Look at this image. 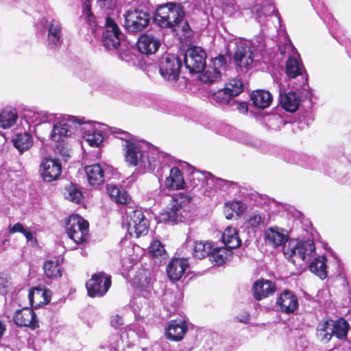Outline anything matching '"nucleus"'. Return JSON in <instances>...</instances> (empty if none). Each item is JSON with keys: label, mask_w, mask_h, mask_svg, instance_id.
<instances>
[{"label": "nucleus", "mask_w": 351, "mask_h": 351, "mask_svg": "<svg viewBox=\"0 0 351 351\" xmlns=\"http://www.w3.org/2000/svg\"><path fill=\"white\" fill-rule=\"evenodd\" d=\"M113 131L116 138L125 142V160L131 166H138L144 172H154L159 164L172 160L170 155L159 151L152 144L135 141L128 132L121 129Z\"/></svg>", "instance_id": "f257e3e1"}, {"label": "nucleus", "mask_w": 351, "mask_h": 351, "mask_svg": "<svg viewBox=\"0 0 351 351\" xmlns=\"http://www.w3.org/2000/svg\"><path fill=\"white\" fill-rule=\"evenodd\" d=\"M192 208L191 197L183 193H179L171 197L169 206L160 213L159 219L165 223H177L188 217Z\"/></svg>", "instance_id": "f03ea898"}, {"label": "nucleus", "mask_w": 351, "mask_h": 351, "mask_svg": "<svg viewBox=\"0 0 351 351\" xmlns=\"http://www.w3.org/2000/svg\"><path fill=\"white\" fill-rule=\"evenodd\" d=\"M185 16L184 7L179 3L169 2L158 5L153 19L162 28L179 27Z\"/></svg>", "instance_id": "7ed1b4c3"}, {"label": "nucleus", "mask_w": 351, "mask_h": 351, "mask_svg": "<svg viewBox=\"0 0 351 351\" xmlns=\"http://www.w3.org/2000/svg\"><path fill=\"white\" fill-rule=\"evenodd\" d=\"M349 324L343 318L332 319L325 318L319 321L316 329V335L323 343H328L333 336L339 339H345Z\"/></svg>", "instance_id": "20e7f679"}, {"label": "nucleus", "mask_w": 351, "mask_h": 351, "mask_svg": "<svg viewBox=\"0 0 351 351\" xmlns=\"http://www.w3.org/2000/svg\"><path fill=\"white\" fill-rule=\"evenodd\" d=\"M172 160H166L165 163L162 162L156 167L155 174L158 177H162L165 171L169 173V176H166L165 185L169 189H180L185 187L186 182L184 179V172L186 173V169L182 170L180 166L181 161H176L174 158L171 156ZM160 178H159L160 180Z\"/></svg>", "instance_id": "39448f33"}, {"label": "nucleus", "mask_w": 351, "mask_h": 351, "mask_svg": "<svg viewBox=\"0 0 351 351\" xmlns=\"http://www.w3.org/2000/svg\"><path fill=\"white\" fill-rule=\"evenodd\" d=\"M182 60L177 56L167 53L159 60V73L162 78L176 88L181 89L186 86L185 82H180Z\"/></svg>", "instance_id": "423d86ee"}, {"label": "nucleus", "mask_w": 351, "mask_h": 351, "mask_svg": "<svg viewBox=\"0 0 351 351\" xmlns=\"http://www.w3.org/2000/svg\"><path fill=\"white\" fill-rule=\"evenodd\" d=\"M59 119L56 114L54 121L49 123L51 128L49 137L56 143L66 141L75 130L84 124V119H78L73 116L66 115L60 120H58Z\"/></svg>", "instance_id": "0eeeda50"}, {"label": "nucleus", "mask_w": 351, "mask_h": 351, "mask_svg": "<svg viewBox=\"0 0 351 351\" xmlns=\"http://www.w3.org/2000/svg\"><path fill=\"white\" fill-rule=\"evenodd\" d=\"M37 32L43 34L47 32V46L49 49H57L63 43L62 26L57 19L43 17L38 22Z\"/></svg>", "instance_id": "6e6552de"}, {"label": "nucleus", "mask_w": 351, "mask_h": 351, "mask_svg": "<svg viewBox=\"0 0 351 351\" xmlns=\"http://www.w3.org/2000/svg\"><path fill=\"white\" fill-rule=\"evenodd\" d=\"M241 4L243 10H250L252 16L254 17L261 26L266 24L268 17L271 16L272 14H275L279 23L281 22L279 13L269 0H245V2Z\"/></svg>", "instance_id": "1a4fd4ad"}, {"label": "nucleus", "mask_w": 351, "mask_h": 351, "mask_svg": "<svg viewBox=\"0 0 351 351\" xmlns=\"http://www.w3.org/2000/svg\"><path fill=\"white\" fill-rule=\"evenodd\" d=\"M123 16L125 27L131 33L142 32L149 25L152 18L149 9L141 7L127 10Z\"/></svg>", "instance_id": "9d476101"}, {"label": "nucleus", "mask_w": 351, "mask_h": 351, "mask_svg": "<svg viewBox=\"0 0 351 351\" xmlns=\"http://www.w3.org/2000/svg\"><path fill=\"white\" fill-rule=\"evenodd\" d=\"M82 130L84 131V138L91 147H99L108 134H112L115 137L114 130L117 128H110L107 125L95 121L86 123L84 121Z\"/></svg>", "instance_id": "9b49d317"}, {"label": "nucleus", "mask_w": 351, "mask_h": 351, "mask_svg": "<svg viewBox=\"0 0 351 351\" xmlns=\"http://www.w3.org/2000/svg\"><path fill=\"white\" fill-rule=\"evenodd\" d=\"M315 251V243L312 240L299 241L291 239L287 246L284 247V254L288 260L293 264L297 260L304 261L307 256H310Z\"/></svg>", "instance_id": "f8f14e48"}, {"label": "nucleus", "mask_w": 351, "mask_h": 351, "mask_svg": "<svg viewBox=\"0 0 351 351\" xmlns=\"http://www.w3.org/2000/svg\"><path fill=\"white\" fill-rule=\"evenodd\" d=\"M133 104L138 106L152 108L155 110L176 114L177 104L165 99L152 95H143L136 96Z\"/></svg>", "instance_id": "ddd939ff"}, {"label": "nucleus", "mask_w": 351, "mask_h": 351, "mask_svg": "<svg viewBox=\"0 0 351 351\" xmlns=\"http://www.w3.org/2000/svg\"><path fill=\"white\" fill-rule=\"evenodd\" d=\"M229 59V56L223 54L212 58L211 64L206 65L200 71L199 80L205 84H213L220 80L221 70L226 69Z\"/></svg>", "instance_id": "4468645a"}, {"label": "nucleus", "mask_w": 351, "mask_h": 351, "mask_svg": "<svg viewBox=\"0 0 351 351\" xmlns=\"http://www.w3.org/2000/svg\"><path fill=\"white\" fill-rule=\"evenodd\" d=\"M233 59L238 72L245 73L252 68L255 55L247 41L241 40L236 43Z\"/></svg>", "instance_id": "2eb2a0df"}, {"label": "nucleus", "mask_w": 351, "mask_h": 351, "mask_svg": "<svg viewBox=\"0 0 351 351\" xmlns=\"http://www.w3.org/2000/svg\"><path fill=\"white\" fill-rule=\"evenodd\" d=\"M123 224L127 228L128 233L136 238L148 232L149 221L140 210H132L128 213Z\"/></svg>", "instance_id": "dca6fc26"}, {"label": "nucleus", "mask_w": 351, "mask_h": 351, "mask_svg": "<svg viewBox=\"0 0 351 351\" xmlns=\"http://www.w3.org/2000/svg\"><path fill=\"white\" fill-rule=\"evenodd\" d=\"M66 230L69 237L75 243H82L88 234V223L79 215H71L66 222Z\"/></svg>", "instance_id": "f3484780"}, {"label": "nucleus", "mask_w": 351, "mask_h": 351, "mask_svg": "<svg viewBox=\"0 0 351 351\" xmlns=\"http://www.w3.org/2000/svg\"><path fill=\"white\" fill-rule=\"evenodd\" d=\"M123 36L114 21L109 16L105 18V30L102 34L101 43L108 51H117Z\"/></svg>", "instance_id": "a211bd4d"}, {"label": "nucleus", "mask_w": 351, "mask_h": 351, "mask_svg": "<svg viewBox=\"0 0 351 351\" xmlns=\"http://www.w3.org/2000/svg\"><path fill=\"white\" fill-rule=\"evenodd\" d=\"M180 166L182 170L186 169L188 183L185 185V187L197 188L199 190L204 186H206L208 188L211 189V180H210L213 178L211 173L197 170L194 167L191 166L186 162H180Z\"/></svg>", "instance_id": "6ab92c4d"}, {"label": "nucleus", "mask_w": 351, "mask_h": 351, "mask_svg": "<svg viewBox=\"0 0 351 351\" xmlns=\"http://www.w3.org/2000/svg\"><path fill=\"white\" fill-rule=\"evenodd\" d=\"M111 286V276L100 271L92 276L86 282V287L88 296L100 298L104 296Z\"/></svg>", "instance_id": "aec40b11"}, {"label": "nucleus", "mask_w": 351, "mask_h": 351, "mask_svg": "<svg viewBox=\"0 0 351 351\" xmlns=\"http://www.w3.org/2000/svg\"><path fill=\"white\" fill-rule=\"evenodd\" d=\"M206 52L199 47L189 48L184 56L186 68L190 73H199L206 66Z\"/></svg>", "instance_id": "412c9836"}, {"label": "nucleus", "mask_w": 351, "mask_h": 351, "mask_svg": "<svg viewBox=\"0 0 351 351\" xmlns=\"http://www.w3.org/2000/svg\"><path fill=\"white\" fill-rule=\"evenodd\" d=\"M62 173V164L59 159L51 157L45 158L40 165V173L45 182L56 180Z\"/></svg>", "instance_id": "4be33fe9"}, {"label": "nucleus", "mask_w": 351, "mask_h": 351, "mask_svg": "<svg viewBox=\"0 0 351 351\" xmlns=\"http://www.w3.org/2000/svg\"><path fill=\"white\" fill-rule=\"evenodd\" d=\"M276 306L277 310L282 313H294L299 308L298 297L293 291L289 289L284 290L278 295Z\"/></svg>", "instance_id": "5701e85b"}, {"label": "nucleus", "mask_w": 351, "mask_h": 351, "mask_svg": "<svg viewBox=\"0 0 351 351\" xmlns=\"http://www.w3.org/2000/svg\"><path fill=\"white\" fill-rule=\"evenodd\" d=\"M12 319L20 327H29L33 330L38 327V319L32 308L26 307L16 311Z\"/></svg>", "instance_id": "b1692460"}, {"label": "nucleus", "mask_w": 351, "mask_h": 351, "mask_svg": "<svg viewBox=\"0 0 351 351\" xmlns=\"http://www.w3.org/2000/svg\"><path fill=\"white\" fill-rule=\"evenodd\" d=\"M189 330V324L185 319H173L165 328V335L170 341H180Z\"/></svg>", "instance_id": "393cba45"}, {"label": "nucleus", "mask_w": 351, "mask_h": 351, "mask_svg": "<svg viewBox=\"0 0 351 351\" xmlns=\"http://www.w3.org/2000/svg\"><path fill=\"white\" fill-rule=\"evenodd\" d=\"M160 45V38L152 33L142 34L136 43L139 52L147 56L155 53Z\"/></svg>", "instance_id": "a878e982"}, {"label": "nucleus", "mask_w": 351, "mask_h": 351, "mask_svg": "<svg viewBox=\"0 0 351 351\" xmlns=\"http://www.w3.org/2000/svg\"><path fill=\"white\" fill-rule=\"evenodd\" d=\"M23 118L28 124H34L36 126H38L54 121L56 114L44 110L27 109L24 111Z\"/></svg>", "instance_id": "bb28decb"}, {"label": "nucleus", "mask_w": 351, "mask_h": 351, "mask_svg": "<svg viewBox=\"0 0 351 351\" xmlns=\"http://www.w3.org/2000/svg\"><path fill=\"white\" fill-rule=\"evenodd\" d=\"M264 238L265 243L273 247L284 245L288 241L286 231L278 226L269 227L265 230Z\"/></svg>", "instance_id": "cd10ccee"}, {"label": "nucleus", "mask_w": 351, "mask_h": 351, "mask_svg": "<svg viewBox=\"0 0 351 351\" xmlns=\"http://www.w3.org/2000/svg\"><path fill=\"white\" fill-rule=\"evenodd\" d=\"M51 291L45 287H33L28 293V299L32 308H38L47 304L51 300Z\"/></svg>", "instance_id": "c85d7f7f"}, {"label": "nucleus", "mask_w": 351, "mask_h": 351, "mask_svg": "<svg viewBox=\"0 0 351 351\" xmlns=\"http://www.w3.org/2000/svg\"><path fill=\"white\" fill-rule=\"evenodd\" d=\"M189 267L188 260L186 258H173L167 266L166 271L169 278L172 281H178Z\"/></svg>", "instance_id": "c756f323"}, {"label": "nucleus", "mask_w": 351, "mask_h": 351, "mask_svg": "<svg viewBox=\"0 0 351 351\" xmlns=\"http://www.w3.org/2000/svg\"><path fill=\"white\" fill-rule=\"evenodd\" d=\"M311 5L317 14L323 20L325 24L328 26L329 32L335 38L333 31L337 29L338 26L337 21L333 18V16L328 12L327 8H326L324 3L322 0H310Z\"/></svg>", "instance_id": "7c9ffc66"}, {"label": "nucleus", "mask_w": 351, "mask_h": 351, "mask_svg": "<svg viewBox=\"0 0 351 351\" xmlns=\"http://www.w3.org/2000/svg\"><path fill=\"white\" fill-rule=\"evenodd\" d=\"M276 290L274 282L264 279L256 280L252 287L253 295L256 300H261L273 295Z\"/></svg>", "instance_id": "2f4dec72"}, {"label": "nucleus", "mask_w": 351, "mask_h": 351, "mask_svg": "<svg viewBox=\"0 0 351 351\" xmlns=\"http://www.w3.org/2000/svg\"><path fill=\"white\" fill-rule=\"evenodd\" d=\"M182 302V294L178 291L174 292L171 289L165 291L162 302L167 313L171 315L177 311Z\"/></svg>", "instance_id": "473e14b6"}, {"label": "nucleus", "mask_w": 351, "mask_h": 351, "mask_svg": "<svg viewBox=\"0 0 351 351\" xmlns=\"http://www.w3.org/2000/svg\"><path fill=\"white\" fill-rule=\"evenodd\" d=\"M189 238L187 237L186 243L187 247H190L192 251V255L194 258L202 259L210 255L213 252V244L210 241H195L193 244H190Z\"/></svg>", "instance_id": "72a5a7b5"}, {"label": "nucleus", "mask_w": 351, "mask_h": 351, "mask_svg": "<svg viewBox=\"0 0 351 351\" xmlns=\"http://www.w3.org/2000/svg\"><path fill=\"white\" fill-rule=\"evenodd\" d=\"M84 171L88 184L92 186L101 184L104 181V170L100 164L86 166Z\"/></svg>", "instance_id": "f704fd0d"}, {"label": "nucleus", "mask_w": 351, "mask_h": 351, "mask_svg": "<svg viewBox=\"0 0 351 351\" xmlns=\"http://www.w3.org/2000/svg\"><path fill=\"white\" fill-rule=\"evenodd\" d=\"M269 222V214L258 211L252 213L246 221L247 227L252 228L254 232L265 228Z\"/></svg>", "instance_id": "c9c22d12"}, {"label": "nucleus", "mask_w": 351, "mask_h": 351, "mask_svg": "<svg viewBox=\"0 0 351 351\" xmlns=\"http://www.w3.org/2000/svg\"><path fill=\"white\" fill-rule=\"evenodd\" d=\"M279 100L282 108L289 112H295L298 109L300 101L295 93L292 91L285 93L281 89L279 90Z\"/></svg>", "instance_id": "e433bc0d"}, {"label": "nucleus", "mask_w": 351, "mask_h": 351, "mask_svg": "<svg viewBox=\"0 0 351 351\" xmlns=\"http://www.w3.org/2000/svg\"><path fill=\"white\" fill-rule=\"evenodd\" d=\"M106 190L110 198L117 204H126L131 200L129 193L120 185L108 184Z\"/></svg>", "instance_id": "4c0bfd02"}, {"label": "nucleus", "mask_w": 351, "mask_h": 351, "mask_svg": "<svg viewBox=\"0 0 351 351\" xmlns=\"http://www.w3.org/2000/svg\"><path fill=\"white\" fill-rule=\"evenodd\" d=\"M250 97L253 105L261 109L269 107L273 100V97L270 92L262 89L252 91Z\"/></svg>", "instance_id": "58836bf2"}, {"label": "nucleus", "mask_w": 351, "mask_h": 351, "mask_svg": "<svg viewBox=\"0 0 351 351\" xmlns=\"http://www.w3.org/2000/svg\"><path fill=\"white\" fill-rule=\"evenodd\" d=\"M221 241L224 247L230 251L239 247L241 244L237 230L232 227H228L221 236Z\"/></svg>", "instance_id": "ea45409f"}, {"label": "nucleus", "mask_w": 351, "mask_h": 351, "mask_svg": "<svg viewBox=\"0 0 351 351\" xmlns=\"http://www.w3.org/2000/svg\"><path fill=\"white\" fill-rule=\"evenodd\" d=\"M210 99L213 104L222 107L233 108V105L235 103V99L230 96L224 87L214 91L210 95Z\"/></svg>", "instance_id": "a19ab883"}, {"label": "nucleus", "mask_w": 351, "mask_h": 351, "mask_svg": "<svg viewBox=\"0 0 351 351\" xmlns=\"http://www.w3.org/2000/svg\"><path fill=\"white\" fill-rule=\"evenodd\" d=\"M303 71L306 75L302 64L296 58L289 57L286 62V73L287 76L291 78H295L299 75L302 76ZM307 80V76L306 75L303 84H305Z\"/></svg>", "instance_id": "79ce46f5"}, {"label": "nucleus", "mask_w": 351, "mask_h": 351, "mask_svg": "<svg viewBox=\"0 0 351 351\" xmlns=\"http://www.w3.org/2000/svg\"><path fill=\"white\" fill-rule=\"evenodd\" d=\"M308 269L320 279H325L328 275L326 256L322 255L314 258V260L309 263Z\"/></svg>", "instance_id": "37998d69"}, {"label": "nucleus", "mask_w": 351, "mask_h": 351, "mask_svg": "<svg viewBox=\"0 0 351 351\" xmlns=\"http://www.w3.org/2000/svg\"><path fill=\"white\" fill-rule=\"evenodd\" d=\"M300 166L312 170L321 171L324 173L328 174L329 176H332V173L326 169V165L321 164L320 162L314 156L302 154Z\"/></svg>", "instance_id": "c03bdc74"}, {"label": "nucleus", "mask_w": 351, "mask_h": 351, "mask_svg": "<svg viewBox=\"0 0 351 351\" xmlns=\"http://www.w3.org/2000/svg\"><path fill=\"white\" fill-rule=\"evenodd\" d=\"M14 146L19 150L20 154L29 149L33 144L32 136L29 132L19 133L12 139Z\"/></svg>", "instance_id": "a18cd8bd"}, {"label": "nucleus", "mask_w": 351, "mask_h": 351, "mask_svg": "<svg viewBox=\"0 0 351 351\" xmlns=\"http://www.w3.org/2000/svg\"><path fill=\"white\" fill-rule=\"evenodd\" d=\"M18 119L15 109L5 108L0 111V128H10L13 126Z\"/></svg>", "instance_id": "49530a36"}, {"label": "nucleus", "mask_w": 351, "mask_h": 351, "mask_svg": "<svg viewBox=\"0 0 351 351\" xmlns=\"http://www.w3.org/2000/svg\"><path fill=\"white\" fill-rule=\"evenodd\" d=\"M232 132L233 134L232 138L239 143L246 145L249 147L259 148L262 143L258 139L249 136L244 132L232 129Z\"/></svg>", "instance_id": "de8ad7c7"}, {"label": "nucleus", "mask_w": 351, "mask_h": 351, "mask_svg": "<svg viewBox=\"0 0 351 351\" xmlns=\"http://www.w3.org/2000/svg\"><path fill=\"white\" fill-rule=\"evenodd\" d=\"M45 275L49 278H60L62 275V267L58 260H48L43 264Z\"/></svg>", "instance_id": "09e8293b"}, {"label": "nucleus", "mask_w": 351, "mask_h": 351, "mask_svg": "<svg viewBox=\"0 0 351 351\" xmlns=\"http://www.w3.org/2000/svg\"><path fill=\"white\" fill-rule=\"evenodd\" d=\"M211 180V189L214 188L215 190H220L224 192H229L230 190L237 189L238 184L237 182L223 180L213 175V178L210 179Z\"/></svg>", "instance_id": "8fccbe9b"}, {"label": "nucleus", "mask_w": 351, "mask_h": 351, "mask_svg": "<svg viewBox=\"0 0 351 351\" xmlns=\"http://www.w3.org/2000/svg\"><path fill=\"white\" fill-rule=\"evenodd\" d=\"M224 88L232 98L235 99L237 96L243 91L244 85L240 79L232 78L226 84Z\"/></svg>", "instance_id": "3c124183"}, {"label": "nucleus", "mask_w": 351, "mask_h": 351, "mask_svg": "<svg viewBox=\"0 0 351 351\" xmlns=\"http://www.w3.org/2000/svg\"><path fill=\"white\" fill-rule=\"evenodd\" d=\"M265 121L271 130H280L282 126L287 123L283 117L278 113H273L267 115L265 117Z\"/></svg>", "instance_id": "603ef678"}, {"label": "nucleus", "mask_w": 351, "mask_h": 351, "mask_svg": "<svg viewBox=\"0 0 351 351\" xmlns=\"http://www.w3.org/2000/svg\"><path fill=\"white\" fill-rule=\"evenodd\" d=\"M82 16L92 28H96L97 22L91 11V4L89 0H84L82 3Z\"/></svg>", "instance_id": "864d4df0"}, {"label": "nucleus", "mask_w": 351, "mask_h": 351, "mask_svg": "<svg viewBox=\"0 0 351 351\" xmlns=\"http://www.w3.org/2000/svg\"><path fill=\"white\" fill-rule=\"evenodd\" d=\"M149 250L150 254L154 258H166L167 254L165 249L160 241H154L151 243Z\"/></svg>", "instance_id": "5fc2aeb1"}, {"label": "nucleus", "mask_w": 351, "mask_h": 351, "mask_svg": "<svg viewBox=\"0 0 351 351\" xmlns=\"http://www.w3.org/2000/svg\"><path fill=\"white\" fill-rule=\"evenodd\" d=\"M66 190L68 193V199L76 204L80 203L83 195L82 191L77 187L76 185H74L73 183H71L66 188Z\"/></svg>", "instance_id": "6e6d98bb"}, {"label": "nucleus", "mask_w": 351, "mask_h": 351, "mask_svg": "<svg viewBox=\"0 0 351 351\" xmlns=\"http://www.w3.org/2000/svg\"><path fill=\"white\" fill-rule=\"evenodd\" d=\"M227 249L224 247L223 248L217 247L213 246V252L210 254V257L217 265H222L225 263L227 259V255L226 250Z\"/></svg>", "instance_id": "4d7b16f0"}, {"label": "nucleus", "mask_w": 351, "mask_h": 351, "mask_svg": "<svg viewBox=\"0 0 351 351\" xmlns=\"http://www.w3.org/2000/svg\"><path fill=\"white\" fill-rule=\"evenodd\" d=\"M55 152L62 157L64 160H66L70 156L71 148L69 144L66 141L56 143Z\"/></svg>", "instance_id": "13d9d810"}, {"label": "nucleus", "mask_w": 351, "mask_h": 351, "mask_svg": "<svg viewBox=\"0 0 351 351\" xmlns=\"http://www.w3.org/2000/svg\"><path fill=\"white\" fill-rule=\"evenodd\" d=\"M127 332L128 337L132 332L136 334L138 338H145L146 337L144 327L138 320L128 326Z\"/></svg>", "instance_id": "bf43d9fd"}, {"label": "nucleus", "mask_w": 351, "mask_h": 351, "mask_svg": "<svg viewBox=\"0 0 351 351\" xmlns=\"http://www.w3.org/2000/svg\"><path fill=\"white\" fill-rule=\"evenodd\" d=\"M239 8L240 7L234 3V0H230L228 2L223 1L222 3L223 12L228 16L233 15Z\"/></svg>", "instance_id": "052dcab7"}, {"label": "nucleus", "mask_w": 351, "mask_h": 351, "mask_svg": "<svg viewBox=\"0 0 351 351\" xmlns=\"http://www.w3.org/2000/svg\"><path fill=\"white\" fill-rule=\"evenodd\" d=\"M284 159L289 163L296 164L300 166L302 154L289 151L285 154Z\"/></svg>", "instance_id": "680f3d73"}, {"label": "nucleus", "mask_w": 351, "mask_h": 351, "mask_svg": "<svg viewBox=\"0 0 351 351\" xmlns=\"http://www.w3.org/2000/svg\"><path fill=\"white\" fill-rule=\"evenodd\" d=\"M230 208L237 215H240L246 210L247 206L241 201H233L230 204Z\"/></svg>", "instance_id": "e2e57ef3"}, {"label": "nucleus", "mask_w": 351, "mask_h": 351, "mask_svg": "<svg viewBox=\"0 0 351 351\" xmlns=\"http://www.w3.org/2000/svg\"><path fill=\"white\" fill-rule=\"evenodd\" d=\"M250 204L252 206H260L262 205L263 198L262 195L256 192H252L249 194Z\"/></svg>", "instance_id": "0e129e2a"}, {"label": "nucleus", "mask_w": 351, "mask_h": 351, "mask_svg": "<svg viewBox=\"0 0 351 351\" xmlns=\"http://www.w3.org/2000/svg\"><path fill=\"white\" fill-rule=\"evenodd\" d=\"M98 5L102 10H112L115 6V0H97Z\"/></svg>", "instance_id": "69168bd1"}, {"label": "nucleus", "mask_w": 351, "mask_h": 351, "mask_svg": "<svg viewBox=\"0 0 351 351\" xmlns=\"http://www.w3.org/2000/svg\"><path fill=\"white\" fill-rule=\"evenodd\" d=\"M25 231L26 230L25 229L23 225L20 222L16 223L12 226H10L8 229V232L10 234L20 232L23 234Z\"/></svg>", "instance_id": "338daca9"}, {"label": "nucleus", "mask_w": 351, "mask_h": 351, "mask_svg": "<svg viewBox=\"0 0 351 351\" xmlns=\"http://www.w3.org/2000/svg\"><path fill=\"white\" fill-rule=\"evenodd\" d=\"M111 326L114 328H119L123 324V319L119 315H116L111 319Z\"/></svg>", "instance_id": "774afa93"}]
</instances>
